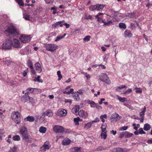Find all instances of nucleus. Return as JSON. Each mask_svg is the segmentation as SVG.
<instances>
[{"label": "nucleus", "instance_id": "nucleus-1", "mask_svg": "<svg viewBox=\"0 0 152 152\" xmlns=\"http://www.w3.org/2000/svg\"><path fill=\"white\" fill-rule=\"evenodd\" d=\"M4 33L12 36L19 35L18 30L12 24L8 25L4 31Z\"/></svg>", "mask_w": 152, "mask_h": 152}, {"label": "nucleus", "instance_id": "nucleus-2", "mask_svg": "<svg viewBox=\"0 0 152 152\" xmlns=\"http://www.w3.org/2000/svg\"><path fill=\"white\" fill-rule=\"evenodd\" d=\"M11 117L16 124H19L20 123L21 118L20 115L18 112H13L11 114Z\"/></svg>", "mask_w": 152, "mask_h": 152}, {"label": "nucleus", "instance_id": "nucleus-3", "mask_svg": "<svg viewBox=\"0 0 152 152\" xmlns=\"http://www.w3.org/2000/svg\"><path fill=\"white\" fill-rule=\"evenodd\" d=\"M19 133L23 139L26 140L28 139V135L27 130L25 126H23L20 128Z\"/></svg>", "mask_w": 152, "mask_h": 152}, {"label": "nucleus", "instance_id": "nucleus-4", "mask_svg": "<svg viewBox=\"0 0 152 152\" xmlns=\"http://www.w3.org/2000/svg\"><path fill=\"white\" fill-rule=\"evenodd\" d=\"M12 46L11 41L9 39H7L3 43L0 48L5 50H8L11 49Z\"/></svg>", "mask_w": 152, "mask_h": 152}, {"label": "nucleus", "instance_id": "nucleus-5", "mask_svg": "<svg viewBox=\"0 0 152 152\" xmlns=\"http://www.w3.org/2000/svg\"><path fill=\"white\" fill-rule=\"evenodd\" d=\"M45 48L46 50L53 52L58 48V46L54 44H48L46 45Z\"/></svg>", "mask_w": 152, "mask_h": 152}, {"label": "nucleus", "instance_id": "nucleus-6", "mask_svg": "<svg viewBox=\"0 0 152 152\" xmlns=\"http://www.w3.org/2000/svg\"><path fill=\"white\" fill-rule=\"evenodd\" d=\"M100 79L102 81L107 84H110L111 81L109 78L105 73H102L100 76Z\"/></svg>", "mask_w": 152, "mask_h": 152}, {"label": "nucleus", "instance_id": "nucleus-7", "mask_svg": "<svg viewBox=\"0 0 152 152\" xmlns=\"http://www.w3.org/2000/svg\"><path fill=\"white\" fill-rule=\"evenodd\" d=\"M31 39V37L30 35L27 36L26 34H23L20 36V40L21 42L23 43L28 42Z\"/></svg>", "mask_w": 152, "mask_h": 152}, {"label": "nucleus", "instance_id": "nucleus-8", "mask_svg": "<svg viewBox=\"0 0 152 152\" xmlns=\"http://www.w3.org/2000/svg\"><path fill=\"white\" fill-rule=\"evenodd\" d=\"M51 147V145L48 141L45 142L40 148L41 150L43 152L49 149Z\"/></svg>", "mask_w": 152, "mask_h": 152}, {"label": "nucleus", "instance_id": "nucleus-9", "mask_svg": "<svg viewBox=\"0 0 152 152\" xmlns=\"http://www.w3.org/2000/svg\"><path fill=\"white\" fill-rule=\"evenodd\" d=\"M133 135L132 133H130L129 132L125 131L120 133L119 137L120 138H122L123 137H125V138H128L131 137Z\"/></svg>", "mask_w": 152, "mask_h": 152}, {"label": "nucleus", "instance_id": "nucleus-10", "mask_svg": "<svg viewBox=\"0 0 152 152\" xmlns=\"http://www.w3.org/2000/svg\"><path fill=\"white\" fill-rule=\"evenodd\" d=\"M53 129L55 132L58 133H61L64 130L63 127L61 126L57 125L53 127Z\"/></svg>", "mask_w": 152, "mask_h": 152}, {"label": "nucleus", "instance_id": "nucleus-11", "mask_svg": "<svg viewBox=\"0 0 152 152\" xmlns=\"http://www.w3.org/2000/svg\"><path fill=\"white\" fill-rule=\"evenodd\" d=\"M53 115V113L50 110H48L44 112L42 115L40 117L41 118H43L45 116L48 117L52 116Z\"/></svg>", "mask_w": 152, "mask_h": 152}, {"label": "nucleus", "instance_id": "nucleus-12", "mask_svg": "<svg viewBox=\"0 0 152 152\" xmlns=\"http://www.w3.org/2000/svg\"><path fill=\"white\" fill-rule=\"evenodd\" d=\"M12 42V45L15 48H18L20 46V42L18 40L14 39Z\"/></svg>", "mask_w": 152, "mask_h": 152}, {"label": "nucleus", "instance_id": "nucleus-13", "mask_svg": "<svg viewBox=\"0 0 152 152\" xmlns=\"http://www.w3.org/2000/svg\"><path fill=\"white\" fill-rule=\"evenodd\" d=\"M78 115L80 117L84 118H86L88 115L87 113L86 112L84 111L83 110H80L79 111Z\"/></svg>", "mask_w": 152, "mask_h": 152}, {"label": "nucleus", "instance_id": "nucleus-14", "mask_svg": "<svg viewBox=\"0 0 152 152\" xmlns=\"http://www.w3.org/2000/svg\"><path fill=\"white\" fill-rule=\"evenodd\" d=\"M67 113V112L66 110L63 109L59 110L57 112L58 115L61 116H65Z\"/></svg>", "mask_w": 152, "mask_h": 152}, {"label": "nucleus", "instance_id": "nucleus-15", "mask_svg": "<svg viewBox=\"0 0 152 152\" xmlns=\"http://www.w3.org/2000/svg\"><path fill=\"white\" fill-rule=\"evenodd\" d=\"M79 106L75 105L72 109V111L73 113L77 115L79 113Z\"/></svg>", "mask_w": 152, "mask_h": 152}, {"label": "nucleus", "instance_id": "nucleus-16", "mask_svg": "<svg viewBox=\"0 0 152 152\" xmlns=\"http://www.w3.org/2000/svg\"><path fill=\"white\" fill-rule=\"evenodd\" d=\"M29 95L28 93H25L24 95L21 98L22 101L24 102H28L29 97Z\"/></svg>", "mask_w": 152, "mask_h": 152}, {"label": "nucleus", "instance_id": "nucleus-17", "mask_svg": "<svg viewBox=\"0 0 152 152\" xmlns=\"http://www.w3.org/2000/svg\"><path fill=\"white\" fill-rule=\"evenodd\" d=\"M111 118L115 120H119L121 117L117 113H114L111 115Z\"/></svg>", "mask_w": 152, "mask_h": 152}, {"label": "nucleus", "instance_id": "nucleus-18", "mask_svg": "<svg viewBox=\"0 0 152 152\" xmlns=\"http://www.w3.org/2000/svg\"><path fill=\"white\" fill-rule=\"evenodd\" d=\"M132 35L130 30H126L124 32V36L125 37H130Z\"/></svg>", "mask_w": 152, "mask_h": 152}, {"label": "nucleus", "instance_id": "nucleus-19", "mask_svg": "<svg viewBox=\"0 0 152 152\" xmlns=\"http://www.w3.org/2000/svg\"><path fill=\"white\" fill-rule=\"evenodd\" d=\"M71 142V140L68 138H65L62 142V143L63 145H69Z\"/></svg>", "mask_w": 152, "mask_h": 152}, {"label": "nucleus", "instance_id": "nucleus-20", "mask_svg": "<svg viewBox=\"0 0 152 152\" xmlns=\"http://www.w3.org/2000/svg\"><path fill=\"white\" fill-rule=\"evenodd\" d=\"M64 22V20H61L58 22H56L54 24L52 25V27L53 28H56L59 27V24L63 23Z\"/></svg>", "mask_w": 152, "mask_h": 152}, {"label": "nucleus", "instance_id": "nucleus-21", "mask_svg": "<svg viewBox=\"0 0 152 152\" xmlns=\"http://www.w3.org/2000/svg\"><path fill=\"white\" fill-rule=\"evenodd\" d=\"M20 52L22 55L28 54L29 52V49L28 47L26 48L23 49L21 50Z\"/></svg>", "mask_w": 152, "mask_h": 152}, {"label": "nucleus", "instance_id": "nucleus-22", "mask_svg": "<svg viewBox=\"0 0 152 152\" xmlns=\"http://www.w3.org/2000/svg\"><path fill=\"white\" fill-rule=\"evenodd\" d=\"M35 119L32 116H28V117L25 118L24 120L25 121H29V122H33Z\"/></svg>", "mask_w": 152, "mask_h": 152}, {"label": "nucleus", "instance_id": "nucleus-23", "mask_svg": "<svg viewBox=\"0 0 152 152\" xmlns=\"http://www.w3.org/2000/svg\"><path fill=\"white\" fill-rule=\"evenodd\" d=\"M35 67L36 70L38 72L40 73L42 72V69L41 67V65L39 62H37L35 64Z\"/></svg>", "mask_w": 152, "mask_h": 152}, {"label": "nucleus", "instance_id": "nucleus-24", "mask_svg": "<svg viewBox=\"0 0 152 152\" xmlns=\"http://www.w3.org/2000/svg\"><path fill=\"white\" fill-rule=\"evenodd\" d=\"M97 11H100L102 10L105 6V5L104 4H96Z\"/></svg>", "mask_w": 152, "mask_h": 152}, {"label": "nucleus", "instance_id": "nucleus-25", "mask_svg": "<svg viewBox=\"0 0 152 152\" xmlns=\"http://www.w3.org/2000/svg\"><path fill=\"white\" fill-rule=\"evenodd\" d=\"M102 22L104 23V26H109L111 24H112L113 23V22L112 20H102Z\"/></svg>", "mask_w": 152, "mask_h": 152}, {"label": "nucleus", "instance_id": "nucleus-26", "mask_svg": "<svg viewBox=\"0 0 152 152\" xmlns=\"http://www.w3.org/2000/svg\"><path fill=\"white\" fill-rule=\"evenodd\" d=\"M151 128V125L148 124H145L144 126L143 129L146 131L149 130Z\"/></svg>", "mask_w": 152, "mask_h": 152}, {"label": "nucleus", "instance_id": "nucleus-27", "mask_svg": "<svg viewBox=\"0 0 152 152\" xmlns=\"http://www.w3.org/2000/svg\"><path fill=\"white\" fill-rule=\"evenodd\" d=\"M116 96L118 100L121 102H124L126 101V98L125 97H122L118 95H117Z\"/></svg>", "mask_w": 152, "mask_h": 152}, {"label": "nucleus", "instance_id": "nucleus-28", "mask_svg": "<svg viewBox=\"0 0 152 152\" xmlns=\"http://www.w3.org/2000/svg\"><path fill=\"white\" fill-rule=\"evenodd\" d=\"M112 152H123V150L120 148H114L112 151Z\"/></svg>", "mask_w": 152, "mask_h": 152}, {"label": "nucleus", "instance_id": "nucleus-29", "mask_svg": "<svg viewBox=\"0 0 152 152\" xmlns=\"http://www.w3.org/2000/svg\"><path fill=\"white\" fill-rule=\"evenodd\" d=\"M46 128L43 126L40 127L39 128V131L40 133H45L46 131Z\"/></svg>", "mask_w": 152, "mask_h": 152}, {"label": "nucleus", "instance_id": "nucleus-30", "mask_svg": "<svg viewBox=\"0 0 152 152\" xmlns=\"http://www.w3.org/2000/svg\"><path fill=\"white\" fill-rule=\"evenodd\" d=\"M30 15H29L26 13H24L23 15V18L25 20H30Z\"/></svg>", "mask_w": 152, "mask_h": 152}, {"label": "nucleus", "instance_id": "nucleus-31", "mask_svg": "<svg viewBox=\"0 0 152 152\" xmlns=\"http://www.w3.org/2000/svg\"><path fill=\"white\" fill-rule=\"evenodd\" d=\"M146 108L145 107H144L143 110L139 114L140 116L141 117H144V115L146 111Z\"/></svg>", "mask_w": 152, "mask_h": 152}, {"label": "nucleus", "instance_id": "nucleus-32", "mask_svg": "<svg viewBox=\"0 0 152 152\" xmlns=\"http://www.w3.org/2000/svg\"><path fill=\"white\" fill-rule=\"evenodd\" d=\"M88 103L90 104L91 107L95 108L96 106V104L94 102L91 100L88 101Z\"/></svg>", "mask_w": 152, "mask_h": 152}, {"label": "nucleus", "instance_id": "nucleus-33", "mask_svg": "<svg viewBox=\"0 0 152 152\" xmlns=\"http://www.w3.org/2000/svg\"><path fill=\"white\" fill-rule=\"evenodd\" d=\"M81 147H74L71 148V151L72 152H77L80 149Z\"/></svg>", "mask_w": 152, "mask_h": 152}, {"label": "nucleus", "instance_id": "nucleus-34", "mask_svg": "<svg viewBox=\"0 0 152 152\" xmlns=\"http://www.w3.org/2000/svg\"><path fill=\"white\" fill-rule=\"evenodd\" d=\"M73 97L75 101H78L80 99V97L77 93H74Z\"/></svg>", "mask_w": 152, "mask_h": 152}, {"label": "nucleus", "instance_id": "nucleus-35", "mask_svg": "<svg viewBox=\"0 0 152 152\" xmlns=\"http://www.w3.org/2000/svg\"><path fill=\"white\" fill-rule=\"evenodd\" d=\"M34 88H27L26 90V91L27 92L26 93H28V94H29L30 93H34Z\"/></svg>", "mask_w": 152, "mask_h": 152}, {"label": "nucleus", "instance_id": "nucleus-36", "mask_svg": "<svg viewBox=\"0 0 152 152\" xmlns=\"http://www.w3.org/2000/svg\"><path fill=\"white\" fill-rule=\"evenodd\" d=\"M66 35V34H64L63 36L59 35L58 36L56 39H55V42H57L60 39L63 38Z\"/></svg>", "mask_w": 152, "mask_h": 152}, {"label": "nucleus", "instance_id": "nucleus-37", "mask_svg": "<svg viewBox=\"0 0 152 152\" xmlns=\"http://www.w3.org/2000/svg\"><path fill=\"white\" fill-rule=\"evenodd\" d=\"M40 76H38L37 77H35L34 79V80L35 81H37L39 83H42L43 81L42 80L40 79Z\"/></svg>", "mask_w": 152, "mask_h": 152}, {"label": "nucleus", "instance_id": "nucleus-38", "mask_svg": "<svg viewBox=\"0 0 152 152\" xmlns=\"http://www.w3.org/2000/svg\"><path fill=\"white\" fill-rule=\"evenodd\" d=\"M119 26L120 28H122L125 29L126 28V24L122 23H120L119 24Z\"/></svg>", "mask_w": 152, "mask_h": 152}, {"label": "nucleus", "instance_id": "nucleus-39", "mask_svg": "<svg viewBox=\"0 0 152 152\" xmlns=\"http://www.w3.org/2000/svg\"><path fill=\"white\" fill-rule=\"evenodd\" d=\"M96 4L91 5L89 7V10L91 11L97 10Z\"/></svg>", "mask_w": 152, "mask_h": 152}, {"label": "nucleus", "instance_id": "nucleus-40", "mask_svg": "<svg viewBox=\"0 0 152 152\" xmlns=\"http://www.w3.org/2000/svg\"><path fill=\"white\" fill-rule=\"evenodd\" d=\"M93 123L92 121L90 122H89L85 125V128L87 129L90 128L91 127V125Z\"/></svg>", "mask_w": 152, "mask_h": 152}, {"label": "nucleus", "instance_id": "nucleus-41", "mask_svg": "<svg viewBox=\"0 0 152 152\" xmlns=\"http://www.w3.org/2000/svg\"><path fill=\"white\" fill-rule=\"evenodd\" d=\"M12 139L15 141H19L20 140V137L18 135H16L13 137Z\"/></svg>", "mask_w": 152, "mask_h": 152}, {"label": "nucleus", "instance_id": "nucleus-42", "mask_svg": "<svg viewBox=\"0 0 152 152\" xmlns=\"http://www.w3.org/2000/svg\"><path fill=\"white\" fill-rule=\"evenodd\" d=\"M107 135L106 134V132H102L101 134V137L102 138L104 139H105L107 137Z\"/></svg>", "mask_w": 152, "mask_h": 152}, {"label": "nucleus", "instance_id": "nucleus-43", "mask_svg": "<svg viewBox=\"0 0 152 152\" xmlns=\"http://www.w3.org/2000/svg\"><path fill=\"white\" fill-rule=\"evenodd\" d=\"M109 58V54H106L104 55L103 56V58L104 61L107 62V60Z\"/></svg>", "mask_w": 152, "mask_h": 152}, {"label": "nucleus", "instance_id": "nucleus-44", "mask_svg": "<svg viewBox=\"0 0 152 152\" xmlns=\"http://www.w3.org/2000/svg\"><path fill=\"white\" fill-rule=\"evenodd\" d=\"M136 90V92L137 93H142V90L141 88L135 87V88Z\"/></svg>", "mask_w": 152, "mask_h": 152}, {"label": "nucleus", "instance_id": "nucleus-45", "mask_svg": "<svg viewBox=\"0 0 152 152\" xmlns=\"http://www.w3.org/2000/svg\"><path fill=\"white\" fill-rule=\"evenodd\" d=\"M16 1L20 6H24V3L22 0H16Z\"/></svg>", "mask_w": 152, "mask_h": 152}, {"label": "nucleus", "instance_id": "nucleus-46", "mask_svg": "<svg viewBox=\"0 0 152 152\" xmlns=\"http://www.w3.org/2000/svg\"><path fill=\"white\" fill-rule=\"evenodd\" d=\"M80 118L78 117L74 118V121L76 125H78L79 124L78 121H80Z\"/></svg>", "mask_w": 152, "mask_h": 152}, {"label": "nucleus", "instance_id": "nucleus-47", "mask_svg": "<svg viewBox=\"0 0 152 152\" xmlns=\"http://www.w3.org/2000/svg\"><path fill=\"white\" fill-rule=\"evenodd\" d=\"M81 73L85 75L86 77L87 80H88L90 78V76L89 75L87 74V73H85L83 72H82Z\"/></svg>", "mask_w": 152, "mask_h": 152}, {"label": "nucleus", "instance_id": "nucleus-48", "mask_svg": "<svg viewBox=\"0 0 152 152\" xmlns=\"http://www.w3.org/2000/svg\"><path fill=\"white\" fill-rule=\"evenodd\" d=\"M57 74L58 77V80H59L62 78V75L61 74V72L60 71H58L57 72Z\"/></svg>", "mask_w": 152, "mask_h": 152}, {"label": "nucleus", "instance_id": "nucleus-49", "mask_svg": "<svg viewBox=\"0 0 152 152\" xmlns=\"http://www.w3.org/2000/svg\"><path fill=\"white\" fill-rule=\"evenodd\" d=\"M91 37L90 36H86L83 39V40L84 41L88 42L90 40Z\"/></svg>", "mask_w": 152, "mask_h": 152}, {"label": "nucleus", "instance_id": "nucleus-50", "mask_svg": "<svg viewBox=\"0 0 152 152\" xmlns=\"http://www.w3.org/2000/svg\"><path fill=\"white\" fill-rule=\"evenodd\" d=\"M27 64L30 68H32L33 67V64L30 60H28L27 62Z\"/></svg>", "mask_w": 152, "mask_h": 152}, {"label": "nucleus", "instance_id": "nucleus-51", "mask_svg": "<svg viewBox=\"0 0 152 152\" xmlns=\"http://www.w3.org/2000/svg\"><path fill=\"white\" fill-rule=\"evenodd\" d=\"M105 149H106L104 147L102 146H99L96 149H95V150L99 151L102 150H105Z\"/></svg>", "mask_w": 152, "mask_h": 152}, {"label": "nucleus", "instance_id": "nucleus-52", "mask_svg": "<svg viewBox=\"0 0 152 152\" xmlns=\"http://www.w3.org/2000/svg\"><path fill=\"white\" fill-rule=\"evenodd\" d=\"M128 128V127L127 126H123L122 127L120 128L119 129V130L120 131H125Z\"/></svg>", "mask_w": 152, "mask_h": 152}, {"label": "nucleus", "instance_id": "nucleus-53", "mask_svg": "<svg viewBox=\"0 0 152 152\" xmlns=\"http://www.w3.org/2000/svg\"><path fill=\"white\" fill-rule=\"evenodd\" d=\"M132 92V90L131 89H129L126 90L124 93V94H128Z\"/></svg>", "mask_w": 152, "mask_h": 152}, {"label": "nucleus", "instance_id": "nucleus-54", "mask_svg": "<svg viewBox=\"0 0 152 152\" xmlns=\"http://www.w3.org/2000/svg\"><path fill=\"white\" fill-rule=\"evenodd\" d=\"M139 134H145V132L143 131L142 128H140L139 129Z\"/></svg>", "mask_w": 152, "mask_h": 152}, {"label": "nucleus", "instance_id": "nucleus-55", "mask_svg": "<svg viewBox=\"0 0 152 152\" xmlns=\"http://www.w3.org/2000/svg\"><path fill=\"white\" fill-rule=\"evenodd\" d=\"M84 18L85 19H91L92 18V16L90 15H85Z\"/></svg>", "mask_w": 152, "mask_h": 152}, {"label": "nucleus", "instance_id": "nucleus-56", "mask_svg": "<svg viewBox=\"0 0 152 152\" xmlns=\"http://www.w3.org/2000/svg\"><path fill=\"white\" fill-rule=\"evenodd\" d=\"M17 147L16 146H14L13 148H11L10 151V152H16Z\"/></svg>", "mask_w": 152, "mask_h": 152}, {"label": "nucleus", "instance_id": "nucleus-57", "mask_svg": "<svg viewBox=\"0 0 152 152\" xmlns=\"http://www.w3.org/2000/svg\"><path fill=\"white\" fill-rule=\"evenodd\" d=\"M28 72V69L27 68V69L25 70L22 73L23 76L24 77H26L27 75V74Z\"/></svg>", "mask_w": 152, "mask_h": 152}, {"label": "nucleus", "instance_id": "nucleus-58", "mask_svg": "<svg viewBox=\"0 0 152 152\" xmlns=\"http://www.w3.org/2000/svg\"><path fill=\"white\" fill-rule=\"evenodd\" d=\"M34 93H37L40 92V91L39 89L36 88H34Z\"/></svg>", "mask_w": 152, "mask_h": 152}, {"label": "nucleus", "instance_id": "nucleus-59", "mask_svg": "<svg viewBox=\"0 0 152 152\" xmlns=\"http://www.w3.org/2000/svg\"><path fill=\"white\" fill-rule=\"evenodd\" d=\"M126 87V86L124 85H121L120 86H118L117 87V88L116 89L117 90H118V89H121L123 88H125Z\"/></svg>", "mask_w": 152, "mask_h": 152}, {"label": "nucleus", "instance_id": "nucleus-60", "mask_svg": "<svg viewBox=\"0 0 152 152\" xmlns=\"http://www.w3.org/2000/svg\"><path fill=\"white\" fill-rule=\"evenodd\" d=\"M95 107L98 109H101L102 108V107L101 106H100L98 104H96V106Z\"/></svg>", "mask_w": 152, "mask_h": 152}, {"label": "nucleus", "instance_id": "nucleus-61", "mask_svg": "<svg viewBox=\"0 0 152 152\" xmlns=\"http://www.w3.org/2000/svg\"><path fill=\"white\" fill-rule=\"evenodd\" d=\"M99 119L98 118H96L94 120L92 121V122L93 123L94 122H97L99 121Z\"/></svg>", "mask_w": 152, "mask_h": 152}, {"label": "nucleus", "instance_id": "nucleus-62", "mask_svg": "<svg viewBox=\"0 0 152 152\" xmlns=\"http://www.w3.org/2000/svg\"><path fill=\"white\" fill-rule=\"evenodd\" d=\"M30 102H33V99L32 97H29L28 101Z\"/></svg>", "mask_w": 152, "mask_h": 152}, {"label": "nucleus", "instance_id": "nucleus-63", "mask_svg": "<svg viewBox=\"0 0 152 152\" xmlns=\"http://www.w3.org/2000/svg\"><path fill=\"white\" fill-rule=\"evenodd\" d=\"M100 118H107V115L106 114H105L104 115H102L100 116Z\"/></svg>", "mask_w": 152, "mask_h": 152}, {"label": "nucleus", "instance_id": "nucleus-64", "mask_svg": "<svg viewBox=\"0 0 152 152\" xmlns=\"http://www.w3.org/2000/svg\"><path fill=\"white\" fill-rule=\"evenodd\" d=\"M147 142L149 144H152V138L147 141Z\"/></svg>", "mask_w": 152, "mask_h": 152}]
</instances>
